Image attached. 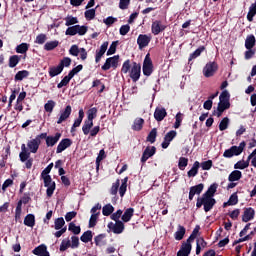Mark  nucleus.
I'll list each match as a JSON object with an SVG mask.
<instances>
[{"label":"nucleus","instance_id":"obj_37","mask_svg":"<svg viewBox=\"0 0 256 256\" xmlns=\"http://www.w3.org/2000/svg\"><path fill=\"white\" fill-rule=\"evenodd\" d=\"M19 61H21V56H19V55H12L9 58L8 65H9V67L11 69H14V67H17V65H19Z\"/></svg>","mask_w":256,"mask_h":256},{"label":"nucleus","instance_id":"obj_44","mask_svg":"<svg viewBox=\"0 0 256 256\" xmlns=\"http://www.w3.org/2000/svg\"><path fill=\"white\" fill-rule=\"evenodd\" d=\"M199 229H201V227L199 225H197L194 228V230L192 231V233L189 236V238L186 240V243L191 244L192 241H195V239H197V235H199Z\"/></svg>","mask_w":256,"mask_h":256},{"label":"nucleus","instance_id":"obj_41","mask_svg":"<svg viewBox=\"0 0 256 256\" xmlns=\"http://www.w3.org/2000/svg\"><path fill=\"white\" fill-rule=\"evenodd\" d=\"M57 47H59V41L54 40V41L47 42L44 45V50L45 51H53V49H57Z\"/></svg>","mask_w":256,"mask_h":256},{"label":"nucleus","instance_id":"obj_39","mask_svg":"<svg viewBox=\"0 0 256 256\" xmlns=\"http://www.w3.org/2000/svg\"><path fill=\"white\" fill-rule=\"evenodd\" d=\"M113 211H115V207L111 204H106L102 208V215H104V217H109V215H113Z\"/></svg>","mask_w":256,"mask_h":256},{"label":"nucleus","instance_id":"obj_63","mask_svg":"<svg viewBox=\"0 0 256 256\" xmlns=\"http://www.w3.org/2000/svg\"><path fill=\"white\" fill-rule=\"evenodd\" d=\"M45 41H47L46 34H39L36 36L35 43H37V45H43Z\"/></svg>","mask_w":256,"mask_h":256},{"label":"nucleus","instance_id":"obj_16","mask_svg":"<svg viewBox=\"0 0 256 256\" xmlns=\"http://www.w3.org/2000/svg\"><path fill=\"white\" fill-rule=\"evenodd\" d=\"M175 137H177V131L175 130H170L168 133H166L161 144L162 149H167Z\"/></svg>","mask_w":256,"mask_h":256},{"label":"nucleus","instance_id":"obj_29","mask_svg":"<svg viewBox=\"0 0 256 256\" xmlns=\"http://www.w3.org/2000/svg\"><path fill=\"white\" fill-rule=\"evenodd\" d=\"M107 237V234H99L94 238V243L96 247H103V245L107 244V241L105 238Z\"/></svg>","mask_w":256,"mask_h":256},{"label":"nucleus","instance_id":"obj_4","mask_svg":"<svg viewBox=\"0 0 256 256\" xmlns=\"http://www.w3.org/2000/svg\"><path fill=\"white\" fill-rule=\"evenodd\" d=\"M41 178L44 181V187H47L46 195L47 197H53V193H55V189L57 185L55 184V181L51 178V175H44L41 176Z\"/></svg>","mask_w":256,"mask_h":256},{"label":"nucleus","instance_id":"obj_60","mask_svg":"<svg viewBox=\"0 0 256 256\" xmlns=\"http://www.w3.org/2000/svg\"><path fill=\"white\" fill-rule=\"evenodd\" d=\"M249 161L240 160L234 165V169H247Z\"/></svg>","mask_w":256,"mask_h":256},{"label":"nucleus","instance_id":"obj_40","mask_svg":"<svg viewBox=\"0 0 256 256\" xmlns=\"http://www.w3.org/2000/svg\"><path fill=\"white\" fill-rule=\"evenodd\" d=\"M127 181H129V177H125L122 180L121 186L119 188L120 197H125V193H127Z\"/></svg>","mask_w":256,"mask_h":256},{"label":"nucleus","instance_id":"obj_5","mask_svg":"<svg viewBox=\"0 0 256 256\" xmlns=\"http://www.w3.org/2000/svg\"><path fill=\"white\" fill-rule=\"evenodd\" d=\"M45 134L37 135L36 138L28 141L27 147L30 150V153H37L39 151V145H41V139L45 138Z\"/></svg>","mask_w":256,"mask_h":256},{"label":"nucleus","instance_id":"obj_58","mask_svg":"<svg viewBox=\"0 0 256 256\" xmlns=\"http://www.w3.org/2000/svg\"><path fill=\"white\" fill-rule=\"evenodd\" d=\"M97 107H93V108H90L88 111H87V113H86V115H87V118L88 119H92V121H93V119H96L97 118Z\"/></svg>","mask_w":256,"mask_h":256},{"label":"nucleus","instance_id":"obj_47","mask_svg":"<svg viewBox=\"0 0 256 256\" xmlns=\"http://www.w3.org/2000/svg\"><path fill=\"white\" fill-rule=\"evenodd\" d=\"M63 227H65V219L63 217L55 219L54 229H56V231H59V229H63Z\"/></svg>","mask_w":256,"mask_h":256},{"label":"nucleus","instance_id":"obj_6","mask_svg":"<svg viewBox=\"0 0 256 256\" xmlns=\"http://www.w3.org/2000/svg\"><path fill=\"white\" fill-rule=\"evenodd\" d=\"M129 77L132 79L133 83H137L141 79V64L137 62L132 63V68L129 72Z\"/></svg>","mask_w":256,"mask_h":256},{"label":"nucleus","instance_id":"obj_30","mask_svg":"<svg viewBox=\"0 0 256 256\" xmlns=\"http://www.w3.org/2000/svg\"><path fill=\"white\" fill-rule=\"evenodd\" d=\"M255 45H256L255 35H253V34L248 35L245 40L246 49H253V47H255Z\"/></svg>","mask_w":256,"mask_h":256},{"label":"nucleus","instance_id":"obj_35","mask_svg":"<svg viewBox=\"0 0 256 256\" xmlns=\"http://www.w3.org/2000/svg\"><path fill=\"white\" fill-rule=\"evenodd\" d=\"M80 241H82V243H89L93 241V232L91 230L84 232L80 237Z\"/></svg>","mask_w":256,"mask_h":256},{"label":"nucleus","instance_id":"obj_34","mask_svg":"<svg viewBox=\"0 0 256 256\" xmlns=\"http://www.w3.org/2000/svg\"><path fill=\"white\" fill-rule=\"evenodd\" d=\"M49 76L50 77H57V75H61V73H63V69L61 68V66L58 64V66H53L50 67L48 70Z\"/></svg>","mask_w":256,"mask_h":256},{"label":"nucleus","instance_id":"obj_7","mask_svg":"<svg viewBox=\"0 0 256 256\" xmlns=\"http://www.w3.org/2000/svg\"><path fill=\"white\" fill-rule=\"evenodd\" d=\"M219 69V65H217V62H208L205 67L203 68V75L204 77H213L215 73H217V70Z\"/></svg>","mask_w":256,"mask_h":256},{"label":"nucleus","instance_id":"obj_43","mask_svg":"<svg viewBox=\"0 0 256 256\" xmlns=\"http://www.w3.org/2000/svg\"><path fill=\"white\" fill-rule=\"evenodd\" d=\"M146 141H147L148 143H152V144L157 141V129H152V130L149 132V134H148V136H147V138H146Z\"/></svg>","mask_w":256,"mask_h":256},{"label":"nucleus","instance_id":"obj_57","mask_svg":"<svg viewBox=\"0 0 256 256\" xmlns=\"http://www.w3.org/2000/svg\"><path fill=\"white\" fill-rule=\"evenodd\" d=\"M175 123H174V129H179L181 127V122L183 121V114L181 112H178L175 116Z\"/></svg>","mask_w":256,"mask_h":256},{"label":"nucleus","instance_id":"obj_31","mask_svg":"<svg viewBox=\"0 0 256 256\" xmlns=\"http://www.w3.org/2000/svg\"><path fill=\"white\" fill-rule=\"evenodd\" d=\"M186 229L182 225H178L177 231L174 234V239L176 241L183 240V237H185Z\"/></svg>","mask_w":256,"mask_h":256},{"label":"nucleus","instance_id":"obj_18","mask_svg":"<svg viewBox=\"0 0 256 256\" xmlns=\"http://www.w3.org/2000/svg\"><path fill=\"white\" fill-rule=\"evenodd\" d=\"M231 102H224L219 101L217 110H214L213 115H216L217 117H221L223 115V112L227 111V109H230Z\"/></svg>","mask_w":256,"mask_h":256},{"label":"nucleus","instance_id":"obj_22","mask_svg":"<svg viewBox=\"0 0 256 256\" xmlns=\"http://www.w3.org/2000/svg\"><path fill=\"white\" fill-rule=\"evenodd\" d=\"M192 246L188 242H183L180 250L177 252V256H189L191 255Z\"/></svg>","mask_w":256,"mask_h":256},{"label":"nucleus","instance_id":"obj_15","mask_svg":"<svg viewBox=\"0 0 256 256\" xmlns=\"http://www.w3.org/2000/svg\"><path fill=\"white\" fill-rule=\"evenodd\" d=\"M165 29H167V26L164 25L161 22V20H156V21L152 22L151 33L153 35H159V33H163V31H165Z\"/></svg>","mask_w":256,"mask_h":256},{"label":"nucleus","instance_id":"obj_64","mask_svg":"<svg viewBox=\"0 0 256 256\" xmlns=\"http://www.w3.org/2000/svg\"><path fill=\"white\" fill-rule=\"evenodd\" d=\"M71 247V240H62L60 244V251H67Z\"/></svg>","mask_w":256,"mask_h":256},{"label":"nucleus","instance_id":"obj_2","mask_svg":"<svg viewBox=\"0 0 256 256\" xmlns=\"http://www.w3.org/2000/svg\"><path fill=\"white\" fill-rule=\"evenodd\" d=\"M247 146V143L245 141H242L239 146H232L229 149H226L223 153V157L226 159H231V157H238V155H241L243 151H245V147Z\"/></svg>","mask_w":256,"mask_h":256},{"label":"nucleus","instance_id":"obj_50","mask_svg":"<svg viewBox=\"0 0 256 256\" xmlns=\"http://www.w3.org/2000/svg\"><path fill=\"white\" fill-rule=\"evenodd\" d=\"M189 165V159L186 157H180L178 162V167L180 171H185V167Z\"/></svg>","mask_w":256,"mask_h":256},{"label":"nucleus","instance_id":"obj_27","mask_svg":"<svg viewBox=\"0 0 256 256\" xmlns=\"http://www.w3.org/2000/svg\"><path fill=\"white\" fill-rule=\"evenodd\" d=\"M256 15V1L252 3L249 7V11L247 13L246 19L249 23H253V19Z\"/></svg>","mask_w":256,"mask_h":256},{"label":"nucleus","instance_id":"obj_55","mask_svg":"<svg viewBox=\"0 0 256 256\" xmlns=\"http://www.w3.org/2000/svg\"><path fill=\"white\" fill-rule=\"evenodd\" d=\"M58 65L62 70L65 69V67H71V58L64 57Z\"/></svg>","mask_w":256,"mask_h":256},{"label":"nucleus","instance_id":"obj_19","mask_svg":"<svg viewBox=\"0 0 256 256\" xmlns=\"http://www.w3.org/2000/svg\"><path fill=\"white\" fill-rule=\"evenodd\" d=\"M108 47H109V42H108V41H105V42H103V44L100 46V48L96 50V54H95V63H100L101 58L103 57V55H105V53H107Z\"/></svg>","mask_w":256,"mask_h":256},{"label":"nucleus","instance_id":"obj_62","mask_svg":"<svg viewBox=\"0 0 256 256\" xmlns=\"http://www.w3.org/2000/svg\"><path fill=\"white\" fill-rule=\"evenodd\" d=\"M97 219H99V212L96 214H92L90 219H89V227L93 228L95 225H97Z\"/></svg>","mask_w":256,"mask_h":256},{"label":"nucleus","instance_id":"obj_26","mask_svg":"<svg viewBox=\"0 0 256 256\" xmlns=\"http://www.w3.org/2000/svg\"><path fill=\"white\" fill-rule=\"evenodd\" d=\"M219 187V184L213 183L209 186L208 190L202 195L204 197H215V193H217V188Z\"/></svg>","mask_w":256,"mask_h":256},{"label":"nucleus","instance_id":"obj_56","mask_svg":"<svg viewBox=\"0 0 256 256\" xmlns=\"http://www.w3.org/2000/svg\"><path fill=\"white\" fill-rule=\"evenodd\" d=\"M80 71H83V65L79 64L75 68L69 71L68 75L73 79L77 73H80Z\"/></svg>","mask_w":256,"mask_h":256},{"label":"nucleus","instance_id":"obj_3","mask_svg":"<svg viewBox=\"0 0 256 256\" xmlns=\"http://www.w3.org/2000/svg\"><path fill=\"white\" fill-rule=\"evenodd\" d=\"M89 31V27L85 25H74L70 26L66 29L65 35H69L70 37H74V35L83 36Z\"/></svg>","mask_w":256,"mask_h":256},{"label":"nucleus","instance_id":"obj_61","mask_svg":"<svg viewBox=\"0 0 256 256\" xmlns=\"http://www.w3.org/2000/svg\"><path fill=\"white\" fill-rule=\"evenodd\" d=\"M230 98H231V95L229 94V91L224 90L219 96V101H224L226 103H229Z\"/></svg>","mask_w":256,"mask_h":256},{"label":"nucleus","instance_id":"obj_24","mask_svg":"<svg viewBox=\"0 0 256 256\" xmlns=\"http://www.w3.org/2000/svg\"><path fill=\"white\" fill-rule=\"evenodd\" d=\"M135 213V209L134 208H127L124 213L122 214V221L123 223H129V221H131L133 215Z\"/></svg>","mask_w":256,"mask_h":256},{"label":"nucleus","instance_id":"obj_17","mask_svg":"<svg viewBox=\"0 0 256 256\" xmlns=\"http://www.w3.org/2000/svg\"><path fill=\"white\" fill-rule=\"evenodd\" d=\"M203 189H205V185L203 183H200L195 186H191L189 191V196H188L189 201H193V198L195 197V195H201V193H203Z\"/></svg>","mask_w":256,"mask_h":256},{"label":"nucleus","instance_id":"obj_59","mask_svg":"<svg viewBox=\"0 0 256 256\" xmlns=\"http://www.w3.org/2000/svg\"><path fill=\"white\" fill-rule=\"evenodd\" d=\"M84 17L87 21H92V19H95V9L86 10Z\"/></svg>","mask_w":256,"mask_h":256},{"label":"nucleus","instance_id":"obj_25","mask_svg":"<svg viewBox=\"0 0 256 256\" xmlns=\"http://www.w3.org/2000/svg\"><path fill=\"white\" fill-rule=\"evenodd\" d=\"M84 117H85V111H83V108H81L78 112V118L74 120V123L71 129H77V127H81V123H83Z\"/></svg>","mask_w":256,"mask_h":256},{"label":"nucleus","instance_id":"obj_51","mask_svg":"<svg viewBox=\"0 0 256 256\" xmlns=\"http://www.w3.org/2000/svg\"><path fill=\"white\" fill-rule=\"evenodd\" d=\"M143 125H145V120L138 117L134 120L132 129H143Z\"/></svg>","mask_w":256,"mask_h":256},{"label":"nucleus","instance_id":"obj_54","mask_svg":"<svg viewBox=\"0 0 256 256\" xmlns=\"http://www.w3.org/2000/svg\"><path fill=\"white\" fill-rule=\"evenodd\" d=\"M55 101L53 100H48V102L44 105V109L46 113H53V109H55Z\"/></svg>","mask_w":256,"mask_h":256},{"label":"nucleus","instance_id":"obj_32","mask_svg":"<svg viewBox=\"0 0 256 256\" xmlns=\"http://www.w3.org/2000/svg\"><path fill=\"white\" fill-rule=\"evenodd\" d=\"M199 167H201V163L195 161L192 168L187 173L188 177H196L197 173H199Z\"/></svg>","mask_w":256,"mask_h":256},{"label":"nucleus","instance_id":"obj_20","mask_svg":"<svg viewBox=\"0 0 256 256\" xmlns=\"http://www.w3.org/2000/svg\"><path fill=\"white\" fill-rule=\"evenodd\" d=\"M71 145H73V140L69 139V138H64L62 139L57 148H56V153H63V151H65V149H69V147H71Z\"/></svg>","mask_w":256,"mask_h":256},{"label":"nucleus","instance_id":"obj_38","mask_svg":"<svg viewBox=\"0 0 256 256\" xmlns=\"http://www.w3.org/2000/svg\"><path fill=\"white\" fill-rule=\"evenodd\" d=\"M28 76H29V71H27V70H20L14 76V80L15 81H23L24 79H27Z\"/></svg>","mask_w":256,"mask_h":256},{"label":"nucleus","instance_id":"obj_12","mask_svg":"<svg viewBox=\"0 0 256 256\" xmlns=\"http://www.w3.org/2000/svg\"><path fill=\"white\" fill-rule=\"evenodd\" d=\"M71 113H73V108L71 105H67L65 109L60 111V116L57 120V124L61 125V123H65L71 117Z\"/></svg>","mask_w":256,"mask_h":256},{"label":"nucleus","instance_id":"obj_23","mask_svg":"<svg viewBox=\"0 0 256 256\" xmlns=\"http://www.w3.org/2000/svg\"><path fill=\"white\" fill-rule=\"evenodd\" d=\"M167 117V110L163 107H157L154 111V119L156 121H163Z\"/></svg>","mask_w":256,"mask_h":256},{"label":"nucleus","instance_id":"obj_28","mask_svg":"<svg viewBox=\"0 0 256 256\" xmlns=\"http://www.w3.org/2000/svg\"><path fill=\"white\" fill-rule=\"evenodd\" d=\"M241 177H243V173H241V171L239 170H234L229 174L228 181H230V183H233L235 181H239Z\"/></svg>","mask_w":256,"mask_h":256},{"label":"nucleus","instance_id":"obj_10","mask_svg":"<svg viewBox=\"0 0 256 256\" xmlns=\"http://www.w3.org/2000/svg\"><path fill=\"white\" fill-rule=\"evenodd\" d=\"M151 39H153L151 34H140L137 38V45L139 49H145V47H149Z\"/></svg>","mask_w":256,"mask_h":256},{"label":"nucleus","instance_id":"obj_14","mask_svg":"<svg viewBox=\"0 0 256 256\" xmlns=\"http://www.w3.org/2000/svg\"><path fill=\"white\" fill-rule=\"evenodd\" d=\"M41 135H46L43 139L46 141L47 147H55L61 139V133L57 132L54 136H47V133H41Z\"/></svg>","mask_w":256,"mask_h":256},{"label":"nucleus","instance_id":"obj_45","mask_svg":"<svg viewBox=\"0 0 256 256\" xmlns=\"http://www.w3.org/2000/svg\"><path fill=\"white\" fill-rule=\"evenodd\" d=\"M46 252H47V246L45 244L39 245L32 251L33 255H38V256L43 255V253H46Z\"/></svg>","mask_w":256,"mask_h":256},{"label":"nucleus","instance_id":"obj_21","mask_svg":"<svg viewBox=\"0 0 256 256\" xmlns=\"http://www.w3.org/2000/svg\"><path fill=\"white\" fill-rule=\"evenodd\" d=\"M255 219V209L248 207L244 208V212L242 215L243 223H249V221H253Z\"/></svg>","mask_w":256,"mask_h":256},{"label":"nucleus","instance_id":"obj_36","mask_svg":"<svg viewBox=\"0 0 256 256\" xmlns=\"http://www.w3.org/2000/svg\"><path fill=\"white\" fill-rule=\"evenodd\" d=\"M24 225L26 227H35V215L27 214L24 218Z\"/></svg>","mask_w":256,"mask_h":256},{"label":"nucleus","instance_id":"obj_49","mask_svg":"<svg viewBox=\"0 0 256 256\" xmlns=\"http://www.w3.org/2000/svg\"><path fill=\"white\" fill-rule=\"evenodd\" d=\"M68 231H71L74 235H79V233H81V226H77L73 222H70L68 225Z\"/></svg>","mask_w":256,"mask_h":256},{"label":"nucleus","instance_id":"obj_52","mask_svg":"<svg viewBox=\"0 0 256 256\" xmlns=\"http://www.w3.org/2000/svg\"><path fill=\"white\" fill-rule=\"evenodd\" d=\"M65 21H66L65 22L66 27H71V25H77V23H79V19L73 16L66 17Z\"/></svg>","mask_w":256,"mask_h":256},{"label":"nucleus","instance_id":"obj_11","mask_svg":"<svg viewBox=\"0 0 256 256\" xmlns=\"http://www.w3.org/2000/svg\"><path fill=\"white\" fill-rule=\"evenodd\" d=\"M108 229H110L115 235H121L125 231V224L123 221H115V223H108Z\"/></svg>","mask_w":256,"mask_h":256},{"label":"nucleus","instance_id":"obj_46","mask_svg":"<svg viewBox=\"0 0 256 256\" xmlns=\"http://www.w3.org/2000/svg\"><path fill=\"white\" fill-rule=\"evenodd\" d=\"M132 69V65H131V60L127 59L126 61H124L122 68H121V73H124V75H127V73H129Z\"/></svg>","mask_w":256,"mask_h":256},{"label":"nucleus","instance_id":"obj_48","mask_svg":"<svg viewBox=\"0 0 256 256\" xmlns=\"http://www.w3.org/2000/svg\"><path fill=\"white\" fill-rule=\"evenodd\" d=\"M71 79H73L69 74L67 76H65L60 83L57 84L58 89H63V87H67L71 81Z\"/></svg>","mask_w":256,"mask_h":256},{"label":"nucleus","instance_id":"obj_8","mask_svg":"<svg viewBox=\"0 0 256 256\" xmlns=\"http://www.w3.org/2000/svg\"><path fill=\"white\" fill-rule=\"evenodd\" d=\"M111 67L113 69H117V67H119V55L107 58L104 65L102 66V71H109Z\"/></svg>","mask_w":256,"mask_h":256},{"label":"nucleus","instance_id":"obj_53","mask_svg":"<svg viewBox=\"0 0 256 256\" xmlns=\"http://www.w3.org/2000/svg\"><path fill=\"white\" fill-rule=\"evenodd\" d=\"M117 45H119V41H113L106 53L107 56L109 55H115L117 52Z\"/></svg>","mask_w":256,"mask_h":256},{"label":"nucleus","instance_id":"obj_13","mask_svg":"<svg viewBox=\"0 0 256 256\" xmlns=\"http://www.w3.org/2000/svg\"><path fill=\"white\" fill-rule=\"evenodd\" d=\"M156 153L157 148L155 146H147L142 153L141 163L145 165V163H147V160L150 159V157H153V155H155Z\"/></svg>","mask_w":256,"mask_h":256},{"label":"nucleus","instance_id":"obj_9","mask_svg":"<svg viewBox=\"0 0 256 256\" xmlns=\"http://www.w3.org/2000/svg\"><path fill=\"white\" fill-rule=\"evenodd\" d=\"M142 71L143 75H145L146 77H151V74L153 73V61L151 60L149 54L145 56Z\"/></svg>","mask_w":256,"mask_h":256},{"label":"nucleus","instance_id":"obj_33","mask_svg":"<svg viewBox=\"0 0 256 256\" xmlns=\"http://www.w3.org/2000/svg\"><path fill=\"white\" fill-rule=\"evenodd\" d=\"M203 51H205V46H200L198 49H196L193 53L190 54L188 58V63H191L193 59H197V57H200Z\"/></svg>","mask_w":256,"mask_h":256},{"label":"nucleus","instance_id":"obj_1","mask_svg":"<svg viewBox=\"0 0 256 256\" xmlns=\"http://www.w3.org/2000/svg\"><path fill=\"white\" fill-rule=\"evenodd\" d=\"M217 204V200L215 198H211L209 196H202L197 198L196 207L197 209H201L204 207L205 213H209L213 207Z\"/></svg>","mask_w":256,"mask_h":256},{"label":"nucleus","instance_id":"obj_42","mask_svg":"<svg viewBox=\"0 0 256 256\" xmlns=\"http://www.w3.org/2000/svg\"><path fill=\"white\" fill-rule=\"evenodd\" d=\"M15 51L16 53H20L21 55H24L25 53H27V51H29V44L21 43L16 47Z\"/></svg>","mask_w":256,"mask_h":256}]
</instances>
